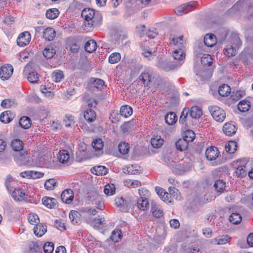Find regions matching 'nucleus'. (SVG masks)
Listing matches in <instances>:
<instances>
[{"mask_svg": "<svg viewBox=\"0 0 253 253\" xmlns=\"http://www.w3.org/2000/svg\"><path fill=\"white\" fill-rule=\"evenodd\" d=\"M214 187L216 192L220 194L225 191V183L222 180H217L214 182Z\"/></svg>", "mask_w": 253, "mask_h": 253, "instance_id": "obj_38", "label": "nucleus"}, {"mask_svg": "<svg viewBox=\"0 0 253 253\" xmlns=\"http://www.w3.org/2000/svg\"><path fill=\"white\" fill-rule=\"evenodd\" d=\"M18 181L14 179L12 176L8 175L7 176L5 181V186L8 191L10 193L15 188H17Z\"/></svg>", "mask_w": 253, "mask_h": 253, "instance_id": "obj_16", "label": "nucleus"}, {"mask_svg": "<svg viewBox=\"0 0 253 253\" xmlns=\"http://www.w3.org/2000/svg\"><path fill=\"white\" fill-rule=\"evenodd\" d=\"M220 152L215 146H210L206 150L205 156L209 161L215 160L219 156Z\"/></svg>", "mask_w": 253, "mask_h": 253, "instance_id": "obj_8", "label": "nucleus"}, {"mask_svg": "<svg viewBox=\"0 0 253 253\" xmlns=\"http://www.w3.org/2000/svg\"><path fill=\"white\" fill-rule=\"evenodd\" d=\"M122 237V231L120 230L116 229L112 232L110 239L114 242H118Z\"/></svg>", "mask_w": 253, "mask_h": 253, "instance_id": "obj_52", "label": "nucleus"}, {"mask_svg": "<svg viewBox=\"0 0 253 253\" xmlns=\"http://www.w3.org/2000/svg\"><path fill=\"white\" fill-rule=\"evenodd\" d=\"M123 183L125 187L129 189L136 188L141 185L139 180L134 179H126L124 180Z\"/></svg>", "mask_w": 253, "mask_h": 253, "instance_id": "obj_23", "label": "nucleus"}, {"mask_svg": "<svg viewBox=\"0 0 253 253\" xmlns=\"http://www.w3.org/2000/svg\"><path fill=\"white\" fill-rule=\"evenodd\" d=\"M19 126L22 128L28 129L31 126V120L27 116H23L19 121Z\"/></svg>", "mask_w": 253, "mask_h": 253, "instance_id": "obj_34", "label": "nucleus"}, {"mask_svg": "<svg viewBox=\"0 0 253 253\" xmlns=\"http://www.w3.org/2000/svg\"><path fill=\"white\" fill-rule=\"evenodd\" d=\"M224 54L228 57L234 56L236 50L232 45H227L224 49Z\"/></svg>", "mask_w": 253, "mask_h": 253, "instance_id": "obj_53", "label": "nucleus"}, {"mask_svg": "<svg viewBox=\"0 0 253 253\" xmlns=\"http://www.w3.org/2000/svg\"><path fill=\"white\" fill-rule=\"evenodd\" d=\"M82 214L80 210L79 211L73 210L69 212V216L73 224H80L81 223Z\"/></svg>", "mask_w": 253, "mask_h": 253, "instance_id": "obj_14", "label": "nucleus"}, {"mask_svg": "<svg viewBox=\"0 0 253 253\" xmlns=\"http://www.w3.org/2000/svg\"><path fill=\"white\" fill-rule=\"evenodd\" d=\"M92 145L94 149L96 151H101L104 146L102 140L101 138H96L94 139L92 142Z\"/></svg>", "mask_w": 253, "mask_h": 253, "instance_id": "obj_49", "label": "nucleus"}, {"mask_svg": "<svg viewBox=\"0 0 253 253\" xmlns=\"http://www.w3.org/2000/svg\"><path fill=\"white\" fill-rule=\"evenodd\" d=\"M121 56L119 52H114L111 53L109 57V62L111 64H115L120 61Z\"/></svg>", "mask_w": 253, "mask_h": 253, "instance_id": "obj_58", "label": "nucleus"}, {"mask_svg": "<svg viewBox=\"0 0 253 253\" xmlns=\"http://www.w3.org/2000/svg\"><path fill=\"white\" fill-rule=\"evenodd\" d=\"M195 138V133L192 130H186L183 133V138L188 143L193 141Z\"/></svg>", "mask_w": 253, "mask_h": 253, "instance_id": "obj_48", "label": "nucleus"}, {"mask_svg": "<svg viewBox=\"0 0 253 253\" xmlns=\"http://www.w3.org/2000/svg\"><path fill=\"white\" fill-rule=\"evenodd\" d=\"M230 221L233 224H238L242 221V216L238 213H232L229 217Z\"/></svg>", "mask_w": 253, "mask_h": 253, "instance_id": "obj_55", "label": "nucleus"}, {"mask_svg": "<svg viewBox=\"0 0 253 253\" xmlns=\"http://www.w3.org/2000/svg\"><path fill=\"white\" fill-rule=\"evenodd\" d=\"M237 128L234 122H227L223 126L222 130L224 133L227 136H232L235 134Z\"/></svg>", "mask_w": 253, "mask_h": 253, "instance_id": "obj_11", "label": "nucleus"}, {"mask_svg": "<svg viewBox=\"0 0 253 253\" xmlns=\"http://www.w3.org/2000/svg\"><path fill=\"white\" fill-rule=\"evenodd\" d=\"M13 199L16 202H22L26 200V195L24 190L17 187L10 192Z\"/></svg>", "mask_w": 253, "mask_h": 253, "instance_id": "obj_9", "label": "nucleus"}, {"mask_svg": "<svg viewBox=\"0 0 253 253\" xmlns=\"http://www.w3.org/2000/svg\"><path fill=\"white\" fill-rule=\"evenodd\" d=\"M231 238L228 235L220 237L219 238H214L211 240V243L214 245H224L229 243Z\"/></svg>", "mask_w": 253, "mask_h": 253, "instance_id": "obj_32", "label": "nucleus"}, {"mask_svg": "<svg viewBox=\"0 0 253 253\" xmlns=\"http://www.w3.org/2000/svg\"><path fill=\"white\" fill-rule=\"evenodd\" d=\"M151 143L154 148H159L163 145L164 140L160 135H155L151 138Z\"/></svg>", "mask_w": 253, "mask_h": 253, "instance_id": "obj_33", "label": "nucleus"}, {"mask_svg": "<svg viewBox=\"0 0 253 253\" xmlns=\"http://www.w3.org/2000/svg\"><path fill=\"white\" fill-rule=\"evenodd\" d=\"M55 53V49L49 45L46 47L42 52L43 56L47 58H52Z\"/></svg>", "mask_w": 253, "mask_h": 253, "instance_id": "obj_50", "label": "nucleus"}, {"mask_svg": "<svg viewBox=\"0 0 253 253\" xmlns=\"http://www.w3.org/2000/svg\"><path fill=\"white\" fill-rule=\"evenodd\" d=\"M170 39L173 42V45H175L178 48L185 49V45L186 43V40L184 39L183 36H179L178 37H175L174 36H170Z\"/></svg>", "mask_w": 253, "mask_h": 253, "instance_id": "obj_17", "label": "nucleus"}, {"mask_svg": "<svg viewBox=\"0 0 253 253\" xmlns=\"http://www.w3.org/2000/svg\"><path fill=\"white\" fill-rule=\"evenodd\" d=\"M172 55L175 60H182L184 59L185 57L184 49H175L173 52Z\"/></svg>", "mask_w": 253, "mask_h": 253, "instance_id": "obj_42", "label": "nucleus"}, {"mask_svg": "<svg viewBox=\"0 0 253 253\" xmlns=\"http://www.w3.org/2000/svg\"><path fill=\"white\" fill-rule=\"evenodd\" d=\"M33 230L35 236L41 237L46 232V226L42 223H38L35 225Z\"/></svg>", "mask_w": 253, "mask_h": 253, "instance_id": "obj_18", "label": "nucleus"}, {"mask_svg": "<svg viewBox=\"0 0 253 253\" xmlns=\"http://www.w3.org/2000/svg\"><path fill=\"white\" fill-rule=\"evenodd\" d=\"M230 43L235 48H239L242 45V41L239 37V34L232 32L229 37Z\"/></svg>", "mask_w": 253, "mask_h": 253, "instance_id": "obj_20", "label": "nucleus"}, {"mask_svg": "<svg viewBox=\"0 0 253 253\" xmlns=\"http://www.w3.org/2000/svg\"><path fill=\"white\" fill-rule=\"evenodd\" d=\"M28 219L30 223L32 225H36L40 222L39 216L35 213H29Z\"/></svg>", "mask_w": 253, "mask_h": 253, "instance_id": "obj_60", "label": "nucleus"}, {"mask_svg": "<svg viewBox=\"0 0 253 253\" xmlns=\"http://www.w3.org/2000/svg\"><path fill=\"white\" fill-rule=\"evenodd\" d=\"M56 33L52 28H47L43 32V37L47 41H52L55 37Z\"/></svg>", "mask_w": 253, "mask_h": 253, "instance_id": "obj_27", "label": "nucleus"}, {"mask_svg": "<svg viewBox=\"0 0 253 253\" xmlns=\"http://www.w3.org/2000/svg\"><path fill=\"white\" fill-rule=\"evenodd\" d=\"M97 48V43L96 42L93 40L87 41L84 45L85 51L89 53H92L96 50Z\"/></svg>", "mask_w": 253, "mask_h": 253, "instance_id": "obj_36", "label": "nucleus"}, {"mask_svg": "<svg viewBox=\"0 0 253 253\" xmlns=\"http://www.w3.org/2000/svg\"><path fill=\"white\" fill-rule=\"evenodd\" d=\"M59 161L63 164H67L69 163L70 155L69 152L66 150H60L57 156Z\"/></svg>", "mask_w": 253, "mask_h": 253, "instance_id": "obj_22", "label": "nucleus"}, {"mask_svg": "<svg viewBox=\"0 0 253 253\" xmlns=\"http://www.w3.org/2000/svg\"><path fill=\"white\" fill-rule=\"evenodd\" d=\"M118 150L122 155H126L129 151V144L127 142L121 141L118 144Z\"/></svg>", "mask_w": 253, "mask_h": 253, "instance_id": "obj_40", "label": "nucleus"}, {"mask_svg": "<svg viewBox=\"0 0 253 253\" xmlns=\"http://www.w3.org/2000/svg\"><path fill=\"white\" fill-rule=\"evenodd\" d=\"M225 148L227 152L233 154L237 150V144L235 141H229L226 144Z\"/></svg>", "mask_w": 253, "mask_h": 253, "instance_id": "obj_44", "label": "nucleus"}, {"mask_svg": "<svg viewBox=\"0 0 253 253\" xmlns=\"http://www.w3.org/2000/svg\"><path fill=\"white\" fill-rule=\"evenodd\" d=\"M139 198L149 200L150 196V192L145 187H141L138 189Z\"/></svg>", "mask_w": 253, "mask_h": 253, "instance_id": "obj_57", "label": "nucleus"}, {"mask_svg": "<svg viewBox=\"0 0 253 253\" xmlns=\"http://www.w3.org/2000/svg\"><path fill=\"white\" fill-rule=\"evenodd\" d=\"M151 212L152 216L156 218H161L164 217L163 210L155 203L151 204Z\"/></svg>", "mask_w": 253, "mask_h": 253, "instance_id": "obj_15", "label": "nucleus"}, {"mask_svg": "<svg viewBox=\"0 0 253 253\" xmlns=\"http://www.w3.org/2000/svg\"><path fill=\"white\" fill-rule=\"evenodd\" d=\"M251 108V102L247 100H241L238 104V110L242 112L248 111Z\"/></svg>", "mask_w": 253, "mask_h": 253, "instance_id": "obj_31", "label": "nucleus"}, {"mask_svg": "<svg viewBox=\"0 0 253 253\" xmlns=\"http://www.w3.org/2000/svg\"><path fill=\"white\" fill-rule=\"evenodd\" d=\"M63 78V73L60 70L55 71L52 74V78L53 80L56 83L60 82Z\"/></svg>", "mask_w": 253, "mask_h": 253, "instance_id": "obj_59", "label": "nucleus"}, {"mask_svg": "<svg viewBox=\"0 0 253 253\" xmlns=\"http://www.w3.org/2000/svg\"><path fill=\"white\" fill-rule=\"evenodd\" d=\"M1 106L4 109L11 108L15 105V102L9 99H3L0 104Z\"/></svg>", "mask_w": 253, "mask_h": 253, "instance_id": "obj_62", "label": "nucleus"}, {"mask_svg": "<svg viewBox=\"0 0 253 253\" xmlns=\"http://www.w3.org/2000/svg\"><path fill=\"white\" fill-rule=\"evenodd\" d=\"M104 192L107 196L113 195L116 192L115 185L113 183H108L105 185Z\"/></svg>", "mask_w": 253, "mask_h": 253, "instance_id": "obj_46", "label": "nucleus"}, {"mask_svg": "<svg viewBox=\"0 0 253 253\" xmlns=\"http://www.w3.org/2000/svg\"><path fill=\"white\" fill-rule=\"evenodd\" d=\"M57 183V180L55 178H49L44 182V186L47 190H53Z\"/></svg>", "mask_w": 253, "mask_h": 253, "instance_id": "obj_45", "label": "nucleus"}, {"mask_svg": "<svg viewBox=\"0 0 253 253\" xmlns=\"http://www.w3.org/2000/svg\"><path fill=\"white\" fill-rule=\"evenodd\" d=\"M141 171L140 167L136 165H128L123 169L124 172L128 174H137Z\"/></svg>", "mask_w": 253, "mask_h": 253, "instance_id": "obj_21", "label": "nucleus"}, {"mask_svg": "<svg viewBox=\"0 0 253 253\" xmlns=\"http://www.w3.org/2000/svg\"><path fill=\"white\" fill-rule=\"evenodd\" d=\"M54 158L50 152L44 151L40 153L38 158V163L42 167L49 168L53 165Z\"/></svg>", "mask_w": 253, "mask_h": 253, "instance_id": "obj_2", "label": "nucleus"}, {"mask_svg": "<svg viewBox=\"0 0 253 253\" xmlns=\"http://www.w3.org/2000/svg\"><path fill=\"white\" fill-rule=\"evenodd\" d=\"M14 118L13 114L10 111L7 110L2 112L0 115V121L4 124L10 122Z\"/></svg>", "mask_w": 253, "mask_h": 253, "instance_id": "obj_19", "label": "nucleus"}, {"mask_svg": "<svg viewBox=\"0 0 253 253\" xmlns=\"http://www.w3.org/2000/svg\"><path fill=\"white\" fill-rule=\"evenodd\" d=\"M99 11L91 8H85L82 10L81 16H99Z\"/></svg>", "mask_w": 253, "mask_h": 253, "instance_id": "obj_47", "label": "nucleus"}, {"mask_svg": "<svg viewBox=\"0 0 253 253\" xmlns=\"http://www.w3.org/2000/svg\"><path fill=\"white\" fill-rule=\"evenodd\" d=\"M42 204L49 209L55 208L57 205L56 199L53 198L44 197L42 199Z\"/></svg>", "mask_w": 253, "mask_h": 253, "instance_id": "obj_26", "label": "nucleus"}, {"mask_svg": "<svg viewBox=\"0 0 253 253\" xmlns=\"http://www.w3.org/2000/svg\"><path fill=\"white\" fill-rule=\"evenodd\" d=\"M74 198V193L70 189L64 190L61 195L62 201L66 204H70L73 201Z\"/></svg>", "mask_w": 253, "mask_h": 253, "instance_id": "obj_12", "label": "nucleus"}, {"mask_svg": "<svg viewBox=\"0 0 253 253\" xmlns=\"http://www.w3.org/2000/svg\"><path fill=\"white\" fill-rule=\"evenodd\" d=\"M137 207L140 210L146 211L149 208V202L148 200L138 198L137 200Z\"/></svg>", "mask_w": 253, "mask_h": 253, "instance_id": "obj_29", "label": "nucleus"}, {"mask_svg": "<svg viewBox=\"0 0 253 253\" xmlns=\"http://www.w3.org/2000/svg\"><path fill=\"white\" fill-rule=\"evenodd\" d=\"M68 44L70 47L71 51L73 53L78 52L79 49V45L77 44V41L74 39H70L68 40Z\"/></svg>", "mask_w": 253, "mask_h": 253, "instance_id": "obj_56", "label": "nucleus"}, {"mask_svg": "<svg viewBox=\"0 0 253 253\" xmlns=\"http://www.w3.org/2000/svg\"><path fill=\"white\" fill-rule=\"evenodd\" d=\"M132 108L127 105H123L121 107L120 114L125 118L129 117L132 114Z\"/></svg>", "mask_w": 253, "mask_h": 253, "instance_id": "obj_35", "label": "nucleus"}, {"mask_svg": "<svg viewBox=\"0 0 253 253\" xmlns=\"http://www.w3.org/2000/svg\"><path fill=\"white\" fill-rule=\"evenodd\" d=\"M209 110L213 118L217 122H222L225 119V111L217 106H212L209 107Z\"/></svg>", "mask_w": 253, "mask_h": 253, "instance_id": "obj_3", "label": "nucleus"}, {"mask_svg": "<svg viewBox=\"0 0 253 253\" xmlns=\"http://www.w3.org/2000/svg\"><path fill=\"white\" fill-rule=\"evenodd\" d=\"M45 253H52L54 250V244L51 242H46L43 246Z\"/></svg>", "mask_w": 253, "mask_h": 253, "instance_id": "obj_64", "label": "nucleus"}, {"mask_svg": "<svg viewBox=\"0 0 253 253\" xmlns=\"http://www.w3.org/2000/svg\"><path fill=\"white\" fill-rule=\"evenodd\" d=\"M248 161L246 159H240L237 162V168L235 173L238 177H243L247 174L246 166Z\"/></svg>", "mask_w": 253, "mask_h": 253, "instance_id": "obj_5", "label": "nucleus"}, {"mask_svg": "<svg viewBox=\"0 0 253 253\" xmlns=\"http://www.w3.org/2000/svg\"><path fill=\"white\" fill-rule=\"evenodd\" d=\"M250 4L249 0H239L227 9L225 14L228 16H234L240 14L242 12H246L250 16H253V6Z\"/></svg>", "mask_w": 253, "mask_h": 253, "instance_id": "obj_1", "label": "nucleus"}, {"mask_svg": "<svg viewBox=\"0 0 253 253\" xmlns=\"http://www.w3.org/2000/svg\"><path fill=\"white\" fill-rule=\"evenodd\" d=\"M84 117L88 123H91L96 120V114L93 109L87 108L84 112Z\"/></svg>", "mask_w": 253, "mask_h": 253, "instance_id": "obj_24", "label": "nucleus"}, {"mask_svg": "<svg viewBox=\"0 0 253 253\" xmlns=\"http://www.w3.org/2000/svg\"><path fill=\"white\" fill-rule=\"evenodd\" d=\"M27 79L31 83L35 84L37 83L39 80L38 74L35 72L29 73L27 76Z\"/></svg>", "mask_w": 253, "mask_h": 253, "instance_id": "obj_61", "label": "nucleus"}, {"mask_svg": "<svg viewBox=\"0 0 253 253\" xmlns=\"http://www.w3.org/2000/svg\"><path fill=\"white\" fill-rule=\"evenodd\" d=\"M203 114L202 109L198 106H193L190 111V115L193 118H199Z\"/></svg>", "mask_w": 253, "mask_h": 253, "instance_id": "obj_41", "label": "nucleus"}, {"mask_svg": "<svg viewBox=\"0 0 253 253\" xmlns=\"http://www.w3.org/2000/svg\"><path fill=\"white\" fill-rule=\"evenodd\" d=\"M218 92L221 96H227L231 93V88L228 84H223L219 86Z\"/></svg>", "mask_w": 253, "mask_h": 253, "instance_id": "obj_30", "label": "nucleus"}, {"mask_svg": "<svg viewBox=\"0 0 253 253\" xmlns=\"http://www.w3.org/2000/svg\"><path fill=\"white\" fill-rule=\"evenodd\" d=\"M204 42L208 47H213L217 43L216 36L212 34H207L204 37Z\"/></svg>", "mask_w": 253, "mask_h": 253, "instance_id": "obj_25", "label": "nucleus"}, {"mask_svg": "<svg viewBox=\"0 0 253 253\" xmlns=\"http://www.w3.org/2000/svg\"><path fill=\"white\" fill-rule=\"evenodd\" d=\"M165 119L167 124L169 125H172L176 122L177 117L175 113L169 112L165 116Z\"/></svg>", "mask_w": 253, "mask_h": 253, "instance_id": "obj_37", "label": "nucleus"}, {"mask_svg": "<svg viewBox=\"0 0 253 253\" xmlns=\"http://www.w3.org/2000/svg\"><path fill=\"white\" fill-rule=\"evenodd\" d=\"M195 4V1H191L189 3L179 6L175 9V13L179 16L186 14L188 12L192 11L194 9Z\"/></svg>", "mask_w": 253, "mask_h": 253, "instance_id": "obj_6", "label": "nucleus"}, {"mask_svg": "<svg viewBox=\"0 0 253 253\" xmlns=\"http://www.w3.org/2000/svg\"><path fill=\"white\" fill-rule=\"evenodd\" d=\"M121 116L118 112L113 111L110 115L109 119L112 123L115 124L119 122Z\"/></svg>", "mask_w": 253, "mask_h": 253, "instance_id": "obj_63", "label": "nucleus"}, {"mask_svg": "<svg viewBox=\"0 0 253 253\" xmlns=\"http://www.w3.org/2000/svg\"><path fill=\"white\" fill-rule=\"evenodd\" d=\"M92 204L94 205L98 210H103L105 209V205L102 197L97 194H94L92 195Z\"/></svg>", "mask_w": 253, "mask_h": 253, "instance_id": "obj_13", "label": "nucleus"}, {"mask_svg": "<svg viewBox=\"0 0 253 253\" xmlns=\"http://www.w3.org/2000/svg\"><path fill=\"white\" fill-rule=\"evenodd\" d=\"M188 145L189 143L183 138L178 139L175 143L177 149L180 151L187 150Z\"/></svg>", "mask_w": 253, "mask_h": 253, "instance_id": "obj_39", "label": "nucleus"}, {"mask_svg": "<svg viewBox=\"0 0 253 253\" xmlns=\"http://www.w3.org/2000/svg\"><path fill=\"white\" fill-rule=\"evenodd\" d=\"M13 73V68L10 64H4L0 68V78L2 81L8 80Z\"/></svg>", "mask_w": 253, "mask_h": 253, "instance_id": "obj_7", "label": "nucleus"}, {"mask_svg": "<svg viewBox=\"0 0 253 253\" xmlns=\"http://www.w3.org/2000/svg\"><path fill=\"white\" fill-rule=\"evenodd\" d=\"M152 77L148 72H143L139 76V79L144 84L148 85L151 82Z\"/></svg>", "mask_w": 253, "mask_h": 253, "instance_id": "obj_54", "label": "nucleus"}, {"mask_svg": "<svg viewBox=\"0 0 253 253\" xmlns=\"http://www.w3.org/2000/svg\"><path fill=\"white\" fill-rule=\"evenodd\" d=\"M201 63L204 66L209 67L212 63V59L209 54H204L201 57Z\"/></svg>", "mask_w": 253, "mask_h": 253, "instance_id": "obj_51", "label": "nucleus"}, {"mask_svg": "<svg viewBox=\"0 0 253 253\" xmlns=\"http://www.w3.org/2000/svg\"><path fill=\"white\" fill-rule=\"evenodd\" d=\"M10 146L12 149L15 152H20L22 151V152L20 153L21 157L25 158V156H27L28 154V151L23 150L24 143L19 139L16 138L12 140L10 143Z\"/></svg>", "mask_w": 253, "mask_h": 253, "instance_id": "obj_4", "label": "nucleus"}, {"mask_svg": "<svg viewBox=\"0 0 253 253\" xmlns=\"http://www.w3.org/2000/svg\"><path fill=\"white\" fill-rule=\"evenodd\" d=\"M91 172L97 175H106L108 172V169L105 166H95L91 169Z\"/></svg>", "mask_w": 253, "mask_h": 253, "instance_id": "obj_28", "label": "nucleus"}, {"mask_svg": "<svg viewBox=\"0 0 253 253\" xmlns=\"http://www.w3.org/2000/svg\"><path fill=\"white\" fill-rule=\"evenodd\" d=\"M31 35L28 32L21 33L17 39V43L19 46H24L29 44L31 41Z\"/></svg>", "mask_w": 253, "mask_h": 253, "instance_id": "obj_10", "label": "nucleus"}, {"mask_svg": "<svg viewBox=\"0 0 253 253\" xmlns=\"http://www.w3.org/2000/svg\"><path fill=\"white\" fill-rule=\"evenodd\" d=\"M99 18L101 20V17H84V24L87 28H91L96 25L95 19Z\"/></svg>", "mask_w": 253, "mask_h": 253, "instance_id": "obj_43", "label": "nucleus"}]
</instances>
